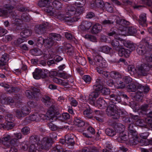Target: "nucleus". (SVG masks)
<instances>
[{
	"instance_id": "f257e3e1",
	"label": "nucleus",
	"mask_w": 152,
	"mask_h": 152,
	"mask_svg": "<svg viewBox=\"0 0 152 152\" xmlns=\"http://www.w3.org/2000/svg\"><path fill=\"white\" fill-rule=\"evenodd\" d=\"M42 100L45 105L47 106L51 105V106L45 114H39V121L41 119L44 120L51 118L54 115L55 112L58 111L56 104H53V101L49 96H45Z\"/></svg>"
},
{
	"instance_id": "f03ea898",
	"label": "nucleus",
	"mask_w": 152,
	"mask_h": 152,
	"mask_svg": "<svg viewBox=\"0 0 152 152\" xmlns=\"http://www.w3.org/2000/svg\"><path fill=\"white\" fill-rule=\"evenodd\" d=\"M53 142L51 138L48 137H45L42 140L41 145L32 144H31L28 149L29 152H37L38 151H42V150H46L48 149Z\"/></svg>"
},
{
	"instance_id": "7ed1b4c3",
	"label": "nucleus",
	"mask_w": 152,
	"mask_h": 152,
	"mask_svg": "<svg viewBox=\"0 0 152 152\" xmlns=\"http://www.w3.org/2000/svg\"><path fill=\"white\" fill-rule=\"evenodd\" d=\"M76 9L72 5L67 6L65 9V13L67 15L71 17V19H73L75 20L74 22L77 21L80 18V15L83 11V8L80 6H77Z\"/></svg>"
},
{
	"instance_id": "20e7f679",
	"label": "nucleus",
	"mask_w": 152,
	"mask_h": 152,
	"mask_svg": "<svg viewBox=\"0 0 152 152\" xmlns=\"http://www.w3.org/2000/svg\"><path fill=\"white\" fill-rule=\"evenodd\" d=\"M93 59H92L90 57L88 58L90 64L95 66H99L102 67H105L106 66L107 63L102 60V57L98 54V51L96 50H93Z\"/></svg>"
},
{
	"instance_id": "39448f33",
	"label": "nucleus",
	"mask_w": 152,
	"mask_h": 152,
	"mask_svg": "<svg viewBox=\"0 0 152 152\" xmlns=\"http://www.w3.org/2000/svg\"><path fill=\"white\" fill-rule=\"evenodd\" d=\"M115 131L116 134L118 136L117 138V141L120 142H123L126 141L128 136L125 133V126L121 123H117L115 126Z\"/></svg>"
},
{
	"instance_id": "423d86ee",
	"label": "nucleus",
	"mask_w": 152,
	"mask_h": 152,
	"mask_svg": "<svg viewBox=\"0 0 152 152\" xmlns=\"http://www.w3.org/2000/svg\"><path fill=\"white\" fill-rule=\"evenodd\" d=\"M152 65L148 63H143L137 67V72L139 75L143 76H146Z\"/></svg>"
},
{
	"instance_id": "0eeeda50",
	"label": "nucleus",
	"mask_w": 152,
	"mask_h": 152,
	"mask_svg": "<svg viewBox=\"0 0 152 152\" xmlns=\"http://www.w3.org/2000/svg\"><path fill=\"white\" fill-rule=\"evenodd\" d=\"M31 89V91L27 90L26 92V95L28 98L31 99H35L41 96V93L39 89L32 87Z\"/></svg>"
},
{
	"instance_id": "6e6552de",
	"label": "nucleus",
	"mask_w": 152,
	"mask_h": 152,
	"mask_svg": "<svg viewBox=\"0 0 152 152\" xmlns=\"http://www.w3.org/2000/svg\"><path fill=\"white\" fill-rule=\"evenodd\" d=\"M129 143L130 145H135L139 143L140 138L137 136V133L135 130L129 133Z\"/></svg>"
},
{
	"instance_id": "1a4fd4ad",
	"label": "nucleus",
	"mask_w": 152,
	"mask_h": 152,
	"mask_svg": "<svg viewBox=\"0 0 152 152\" xmlns=\"http://www.w3.org/2000/svg\"><path fill=\"white\" fill-rule=\"evenodd\" d=\"M118 29L121 31L122 33L124 32L127 29V26L129 24V22L124 19H119L116 21Z\"/></svg>"
},
{
	"instance_id": "9d476101",
	"label": "nucleus",
	"mask_w": 152,
	"mask_h": 152,
	"mask_svg": "<svg viewBox=\"0 0 152 152\" xmlns=\"http://www.w3.org/2000/svg\"><path fill=\"white\" fill-rule=\"evenodd\" d=\"M110 107L107 108L106 110V113L108 116H112L114 119H119L121 115H123L124 113V112L121 110L115 111L110 110Z\"/></svg>"
},
{
	"instance_id": "9b49d317",
	"label": "nucleus",
	"mask_w": 152,
	"mask_h": 152,
	"mask_svg": "<svg viewBox=\"0 0 152 152\" xmlns=\"http://www.w3.org/2000/svg\"><path fill=\"white\" fill-rule=\"evenodd\" d=\"M144 86L142 85L137 83L133 82L129 84L127 86V89L129 92H135L137 89H143Z\"/></svg>"
},
{
	"instance_id": "f8f14e48",
	"label": "nucleus",
	"mask_w": 152,
	"mask_h": 152,
	"mask_svg": "<svg viewBox=\"0 0 152 152\" xmlns=\"http://www.w3.org/2000/svg\"><path fill=\"white\" fill-rule=\"evenodd\" d=\"M66 14L59 12L56 15V17L58 19L64 22H74L76 20L73 19H71V16H66Z\"/></svg>"
},
{
	"instance_id": "ddd939ff",
	"label": "nucleus",
	"mask_w": 152,
	"mask_h": 152,
	"mask_svg": "<svg viewBox=\"0 0 152 152\" xmlns=\"http://www.w3.org/2000/svg\"><path fill=\"white\" fill-rule=\"evenodd\" d=\"M34 78L36 79H39L41 78H44L47 76V74L44 72L41 69L37 68L33 73Z\"/></svg>"
},
{
	"instance_id": "4468645a",
	"label": "nucleus",
	"mask_w": 152,
	"mask_h": 152,
	"mask_svg": "<svg viewBox=\"0 0 152 152\" xmlns=\"http://www.w3.org/2000/svg\"><path fill=\"white\" fill-rule=\"evenodd\" d=\"M150 49L145 45L140 44L137 46L136 50L139 55H143L146 54Z\"/></svg>"
},
{
	"instance_id": "2eb2a0df",
	"label": "nucleus",
	"mask_w": 152,
	"mask_h": 152,
	"mask_svg": "<svg viewBox=\"0 0 152 152\" xmlns=\"http://www.w3.org/2000/svg\"><path fill=\"white\" fill-rule=\"evenodd\" d=\"M94 105L100 109H104L107 106V104L105 100L101 98H99L96 101V104L95 102L93 101Z\"/></svg>"
},
{
	"instance_id": "dca6fc26",
	"label": "nucleus",
	"mask_w": 152,
	"mask_h": 152,
	"mask_svg": "<svg viewBox=\"0 0 152 152\" xmlns=\"http://www.w3.org/2000/svg\"><path fill=\"white\" fill-rule=\"evenodd\" d=\"M138 21L139 24L143 27H146L147 26V23L146 14L142 13L139 15Z\"/></svg>"
},
{
	"instance_id": "f3484780",
	"label": "nucleus",
	"mask_w": 152,
	"mask_h": 152,
	"mask_svg": "<svg viewBox=\"0 0 152 152\" xmlns=\"http://www.w3.org/2000/svg\"><path fill=\"white\" fill-rule=\"evenodd\" d=\"M138 91L137 92L136 95L134 96L135 98L137 99H140L143 96V92L147 93L149 91V88L148 86H144V88L143 89H138Z\"/></svg>"
},
{
	"instance_id": "a211bd4d",
	"label": "nucleus",
	"mask_w": 152,
	"mask_h": 152,
	"mask_svg": "<svg viewBox=\"0 0 152 152\" xmlns=\"http://www.w3.org/2000/svg\"><path fill=\"white\" fill-rule=\"evenodd\" d=\"M137 31L136 28L134 26H131L127 28L126 30L124 31V32L122 33V35L125 36L129 35H133L136 34Z\"/></svg>"
},
{
	"instance_id": "6ab92c4d",
	"label": "nucleus",
	"mask_w": 152,
	"mask_h": 152,
	"mask_svg": "<svg viewBox=\"0 0 152 152\" xmlns=\"http://www.w3.org/2000/svg\"><path fill=\"white\" fill-rule=\"evenodd\" d=\"M46 28L47 25L46 24L38 25L35 27V32L39 34H44L45 32Z\"/></svg>"
},
{
	"instance_id": "aec40b11",
	"label": "nucleus",
	"mask_w": 152,
	"mask_h": 152,
	"mask_svg": "<svg viewBox=\"0 0 152 152\" xmlns=\"http://www.w3.org/2000/svg\"><path fill=\"white\" fill-rule=\"evenodd\" d=\"M96 66V70L97 72L102 75V76L104 78H107L109 77L110 73L109 72L105 71H104L103 68H106L107 66V64L106 66L105 67H102L99 66Z\"/></svg>"
},
{
	"instance_id": "412c9836",
	"label": "nucleus",
	"mask_w": 152,
	"mask_h": 152,
	"mask_svg": "<svg viewBox=\"0 0 152 152\" xmlns=\"http://www.w3.org/2000/svg\"><path fill=\"white\" fill-rule=\"evenodd\" d=\"M140 44L145 45L149 49L152 48V39L150 37H147L143 39L140 42Z\"/></svg>"
},
{
	"instance_id": "4be33fe9",
	"label": "nucleus",
	"mask_w": 152,
	"mask_h": 152,
	"mask_svg": "<svg viewBox=\"0 0 152 152\" xmlns=\"http://www.w3.org/2000/svg\"><path fill=\"white\" fill-rule=\"evenodd\" d=\"M110 97L112 103L115 104L119 103L121 101L120 96L117 95L115 92L111 94L110 95Z\"/></svg>"
},
{
	"instance_id": "5701e85b",
	"label": "nucleus",
	"mask_w": 152,
	"mask_h": 152,
	"mask_svg": "<svg viewBox=\"0 0 152 152\" xmlns=\"http://www.w3.org/2000/svg\"><path fill=\"white\" fill-rule=\"evenodd\" d=\"M0 86L6 89V91L8 93L15 92L17 91V88H16L14 87L10 88V86L9 85L5 83H0Z\"/></svg>"
},
{
	"instance_id": "b1692460",
	"label": "nucleus",
	"mask_w": 152,
	"mask_h": 152,
	"mask_svg": "<svg viewBox=\"0 0 152 152\" xmlns=\"http://www.w3.org/2000/svg\"><path fill=\"white\" fill-rule=\"evenodd\" d=\"M40 139L39 137L36 135H33L30 136L29 138V142L31 144H35L37 145H41L39 143Z\"/></svg>"
},
{
	"instance_id": "393cba45",
	"label": "nucleus",
	"mask_w": 152,
	"mask_h": 152,
	"mask_svg": "<svg viewBox=\"0 0 152 152\" xmlns=\"http://www.w3.org/2000/svg\"><path fill=\"white\" fill-rule=\"evenodd\" d=\"M131 52L130 50L122 48L118 51V54L121 56H124L127 58L129 56Z\"/></svg>"
},
{
	"instance_id": "a878e982",
	"label": "nucleus",
	"mask_w": 152,
	"mask_h": 152,
	"mask_svg": "<svg viewBox=\"0 0 152 152\" xmlns=\"http://www.w3.org/2000/svg\"><path fill=\"white\" fill-rule=\"evenodd\" d=\"M102 27L101 25L99 23H96L93 26L91 32L94 34H97L101 31Z\"/></svg>"
},
{
	"instance_id": "bb28decb",
	"label": "nucleus",
	"mask_w": 152,
	"mask_h": 152,
	"mask_svg": "<svg viewBox=\"0 0 152 152\" xmlns=\"http://www.w3.org/2000/svg\"><path fill=\"white\" fill-rule=\"evenodd\" d=\"M74 135L73 134H68L65 136V142L69 145H73L74 141L73 140Z\"/></svg>"
},
{
	"instance_id": "cd10ccee",
	"label": "nucleus",
	"mask_w": 152,
	"mask_h": 152,
	"mask_svg": "<svg viewBox=\"0 0 152 152\" xmlns=\"http://www.w3.org/2000/svg\"><path fill=\"white\" fill-rule=\"evenodd\" d=\"M114 85L115 88L118 89H123L125 87V84L123 81L120 80L119 79L116 80Z\"/></svg>"
},
{
	"instance_id": "c85d7f7f",
	"label": "nucleus",
	"mask_w": 152,
	"mask_h": 152,
	"mask_svg": "<svg viewBox=\"0 0 152 152\" xmlns=\"http://www.w3.org/2000/svg\"><path fill=\"white\" fill-rule=\"evenodd\" d=\"M111 45L114 49L118 51L122 48L121 45H120L119 42L116 39L112 40L111 42Z\"/></svg>"
},
{
	"instance_id": "c756f323",
	"label": "nucleus",
	"mask_w": 152,
	"mask_h": 152,
	"mask_svg": "<svg viewBox=\"0 0 152 152\" xmlns=\"http://www.w3.org/2000/svg\"><path fill=\"white\" fill-rule=\"evenodd\" d=\"M75 124L78 127H82L84 126L85 124V122L80 117H75L74 121Z\"/></svg>"
},
{
	"instance_id": "7c9ffc66",
	"label": "nucleus",
	"mask_w": 152,
	"mask_h": 152,
	"mask_svg": "<svg viewBox=\"0 0 152 152\" xmlns=\"http://www.w3.org/2000/svg\"><path fill=\"white\" fill-rule=\"evenodd\" d=\"M87 106L86 109L83 112V114L85 117L91 119L93 117V116L91 114L92 111L88 105H87Z\"/></svg>"
},
{
	"instance_id": "2f4dec72",
	"label": "nucleus",
	"mask_w": 152,
	"mask_h": 152,
	"mask_svg": "<svg viewBox=\"0 0 152 152\" xmlns=\"http://www.w3.org/2000/svg\"><path fill=\"white\" fill-rule=\"evenodd\" d=\"M92 26V23L89 22L83 21L80 26V28L82 30H88Z\"/></svg>"
},
{
	"instance_id": "473e14b6",
	"label": "nucleus",
	"mask_w": 152,
	"mask_h": 152,
	"mask_svg": "<svg viewBox=\"0 0 152 152\" xmlns=\"http://www.w3.org/2000/svg\"><path fill=\"white\" fill-rule=\"evenodd\" d=\"M139 143L140 145L141 146H146L149 145H152V138L149 139H143L141 140L140 139Z\"/></svg>"
},
{
	"instance_id": "72a5a7b5",
	"label": "nucleus",
	"mask_w": 152,
	"mask_h": 152,
	"mask_svg": "<svg viewBox=\"0 0 152 152\" xmlns=\"http://www.w3.org/2000/svg\"><path fill=\"white\" fill-rule=\"evenodd\" d=\"M15 124L13 121L7 122L4 124L1 125L2 127L9 130L12 129L15 126Z\"/></svg>"
},
{
	"instance_id": "f704fd0d",
	"label": "nucleus",
	"mask_w": 152,
	"mask_h": 152,
	"mask_svg": "<svg viewBox=\"0 0 152 152\" xmlns=\"http://www.w3.org/2000/svg\"><path fill=\"white\" fill-rule=\"evenodd\" d=\"M122 41L124 45L130 49L131 50V51L135 50V46L134 44L131 43L129 41H126L124 40H123Z\"/></svg>"
},
{
	"instance_id": "c9c22d12",
	"label": "nucleus",
	"mask_w": 152,
	"mask_h": 152,
	"mask_svg": "<svg viewBox=\"0 0 152 152\" xmlns=\"http://www.w3.org/2000/svg\"><path fill=\"white\" fill-rule=\"evenodd\" d=\"M51 2V0H40L38 4L41 7H46L49 6Z\"/></svg>"
},
{
	"instance_id": "e433bc0d",
	"label": "nucleus",
	"mask_w": 152,
	"mask_h": 152,
	"mask_svg": "<svg viewBox=\"0 0 152 152\" xmlns=\"http://www.w3.org/2000/svg\"><path fill=\"white\" fill-rule=\"evenodd\" d=\"M32 33V31L30 29H25L20 33V34L22 37L26 38L31 36Z\"/></svg>"
},
{
	"instance_id": "4c0bfd02",
	"label": "nucleus",
	"mask_w": 152,
	"mask_h": 152,
	"mask_svg": "<svg viewBox=\"0 0 152 152\" xmlns=\"http://www.w3.org/2000/svg\"><path fill=\"white\" fill-rule=\"evenodd\" d=\"M112 48L107 46H103L100 47L98 48V50L106 54L109 53Z\"/></svg>"
},
{
	"instance_id": "58836bf2",
	"label": "nucleus",
	"mask_w": 152,
	"mask_h": 152,
	"mask_svg": "<svg viewBox=\"0 0 152 152\" xmlns=\"http://www.w3.org/2000/svg\"><path fill=\"white\" fill-rule=\"evenodd\" d=\"M55 0V1H53L52 3L53 7L56 10H61L62 7L63 5L60 2L58 1V0Z\"/></svg>"
},
{
	"instance_id": "ea45409f",
	"label": "nucleus",
	"mask_w": 152,
	"mask_h": 152,
	"mask_svg": "<svg viewBox=\"0 0 152 152\" xmlns=\"http://www.w3.org/2000/svg\"><path fill=\"white\" fill-rule=\"evenodd\" d=\"M55 44V41L50 37L45 39V44L46 45H47L48 47H51Z\"/></svg>"
},
{
	"instance_id": "a19ab883",
	"label": "nucleus",
	"mask_w": 152,
	"mask_h": 152,
	"mask_svg": "<svg viewBox=\"0 0 152 152\" xmlns=\"http://www.w3.org/2000/svg\"><path fill=\"white\" fill-rule=\"evenodd\" d=\"M114 20L113 19H105L102 21V24L105 26H109L113 25L114 23Z\"/></svg>"
},
{
	"instance_id": "79ce46f5",
	"label": "nucleus",
	"mask_w": 152,
	"mask_h": 152,
	"mask_svg": "<svg viewBox=\"0 0 152 152\" xmlns=\"http://www.w3.org/2000/svg\"><path fill=\"white\" fill-rule=\"evenodd\" d=\"M11 138L12 137L10 135L7 134L4 135V137L2 138V140L4 144L8 146L9 144V142Z\"/></svg>"
},
{
	"instance_id": "37998d69",
	"label": "nucleus",
	"mask_w": 152,
	"mask_h": 152,
	"mask_svg": "<svg viewBox=\"0 0 152 152\" xmlns=\"http://www.w3.org/2000/svg\"><path fill=\"white\" fill-rule=\"evenodd\" d=\"M49 37L55 41V43L56 41H59L61 39V36L60 35L55 33H51L50 34Z\"/></svg>"
},
{
	"instance_id": "c03bdc74",
	"label": "nucleus",
	"mask_w": 152,
	"mask_h": 152,
	"mask_svg": "<svg viewBox=\"0 0 152 152\" xmlns=\"http://www.w3.org/2000/svg\"><path fill=\"white\" fill-rule=\"evenodd\" d=\"M124 113L123 115H121L120 117H123V120L125 122L127 123H132V118H131V115H124Z\"/></svg>"
},
{
	"instance_id": "a18cd8bd",
	"label": "nucleus",
	"mask_w": 152,
	"mask_h": 152,
	"mask_svg": "<svg viewBox=\"0 0 152 152\" xmlns=\"http://www.w3.org/2000/svg\"><path fill=\"white\" fill-rule=\"evenodd\" d=\"M110 75L111 77L117 80L121 78V75L119 72L115 71L111 72Z\"/></svg>"
},
{
	"instance_id": "49530a36",
	"label": "nucleus",
	"mask_w": 152,
	"mask_h": 152,
	"mask_svg": "<svg viewBox=\"0 0 152 152\" xmlns=\"http://www.w3.org/2000/svg\"><path fill=\"white\" fill-rule=\"evenodd\" d=\"M106 134L109 136L113 137L116 134L115 130L110 128H107L105 130Z\"/></svg>"
},
{
	"instance_id": "de8ad7c7",
	"label": "nucleus",
	"mask_w": 152,
	"mask_h": 152,
	"mask_svg": "<svg viewBox=\"0 0 152 152\" xmlns=\"http://www.w3.org/2000/svg\"><path fill=\"white\" fill-rule=\"evenodd\" d=\"M128 72L131 75H133L136 74L137 70L134 66L129 65L128 66Z\"/></svg>"
},
{
	"instance_id": "09e8293b",
	"label": "nucleus",
	"mask_w": 152,
	"mask_h": 152,
	"mask_svg": "<svg viewBox=\"0 0 152 152\" xmlns=\"http://www.w3.org/2000/svg\"><path fill=\"white\" fill-rule=\"evenodd\" d=\"M39 114L38 113H35L32 115H30L29 117V119L33 121H39Z\"/></svg>"
},
{
	"instance_id": "8fccbe9b",
	"label": "nucleus",
	"mask_w": 152,
	"mask_h": 152,
	"mask_svg": "<svg viewBox=\"0 0 152 152\" xmlns=\"http://www.w3.org/2000/svg\"><path fill=\"white\" fill-rule=\"evenodd\" d=\"M94 3L96 7L100 8H102L104 5V2L102 0H96Z\"/></svg>"
},
{
	"instance_id": "3c124183",
	"label": "nucleus",
	"mask_w": 152,
	"mask_h": 152,
	"mask_svg": "<svg viewBox=\"0 0 152 152\" xmlns=\"http://www.w3.org/2000/svg\"><path fill=\"white\" fill-rule=\"evenodd\" d=\"M145 122L143 120L139 119L136 122V124L138 126L145 127V128H147V126L145 125Z\"/></svg>"
},
{
	"instance_id": "603ef678",
	"label": "nucleus",
	"mask_w": 152,
	"mask_h": 152,
	"mask_svg": "<svg viewBox=\"0 0 152 152\" xmlns=\"http://www.w3.org/2000/svg\"><path fill=\"white\" fill-rule=\"evenodd\" d=\"M21 110L25 116L28 114L30 113V109L25 106H23Z\"/></svg>"
},
{
	"instance_id": "864d4df0",
	"label": "nucleus",
	"mask_w": 152,
	"mask_h": 152,
	"mask_svg": "<svg viewBox=\"0 0 152 152\" xmlns=\"http://www.w3.org/2000/svg\"><path fill=\"white\" fill-rule=\"evenodd\" d=\"M28 142L27 141H24L20 145V148L22 150L26 151L28 148Z\"/></svg>"
},
{
	"instance_id": "5fc2aeb1",
	"label": "nucleus",
	"mask_w": 152,
	"mask_h": 152,
	"mask_svg": "<svg viewBox=\"0 0 152 152\" xmlns=\"http://www.w3.org/2000/svg\"><path fill=\"white\" fill-rule=\"evenodd\" d=\"M15 113L16 116L18 118H20L25 116L20 110H16L15 111Z\"/></svg>"
},
{
	"instance_id": "6e6d98bb",
	"label": "nucleus",
	"mask_w": 152,
	"mask_h": 152,
	"mask_svg": "<svg viewBox=\"0 0 152 152\" xmlns=\"http://www.w3.org/2000/svg\"><path fill=\"white\" fill-rule=\"evenodd\" d=\"M69 99L70 102V104L72 106L75 107L77 105L78 103L76 99L72 97H69Z\"/></svg>"
},
{
	"instance_id": "4d7b16f0",
	"label": "nucleus",
	"mask_w": 152,
	"mask_h": 152,
	"mask_svg": "<svg viewBox=\"0 0 152 152\" xmlns=\"http://www.w3.org/2000/svg\"><path fill=\"white\" fill-rule=\"evenodd\" d=\"M84 37L86 39H88L93 42H95L96 40V38L94 36L91 35L86 34L85 35Z\"/></svg>"
},
{
	"instance_id": "13d9d810",
	"label": "nucleus",
	"mask_w": 152,
	"mask_h": 152,
	"mask_svg": "<svg viewBox=\"0 0 152 152\" xmlns=\"http://www.w3.org/2000/svg\"><path fill=\"white\" fill-rule=\"evenodd\" d=\"M5 119L7 122L13 121L15 120L13 115L10 114L6 115Z\"/></svg>"
},
{
	"instance_id": "bf43d9fd",
	"label": "nucleus",
	"mask_w": 152,
	"mask_h": 152,
	"mask_svg": "<svg viewBox=\"0 0 152 152\" xmlns=\"http://www.w3.org/2000/svg\"><path fill=\"white\" fill-rule=\"evenodd\" d=\"M148 107V104H145L142 105L140 107V111L141 112H144V113L146 114V113H145L147 112Z\"/></svg>"
},
{
	"instance_id": "052dcab7",
	"label": "nucleus",
	"mask_w": 152,
	"mask_h": 152,
	"mask_svg": "<svg viewBox=\"0 0 152 152\" xmlns=\"http://www.w3.org/2000/svg\"><path fill=\"white\" fill-rule=\"evenodd\" d=\"M93 88L95 91L99 92L100 90L102 91V86L101 84H96L93 86Z\"/></svg>"
},
{
	"instance_id": "680f3d73",
	"label": "nucleus",
	"mask_w": 152,
	"mask_h": 152,
	"mask_svg": "<svg viewBox=\"0 0 152 152\" xmlns=\"http://www.w3.org/2000/svg\"><path fill=\"white\" fill-rule=\"evenodd\" d=\"M64 151V149L59 145L54 147L52 150V152H63Z\"/></svg>"
},
{
	"instance_id": "e2e57ef3",
	"label": "nucleus",
	"mask_w": 152,
	"mask_h": 152,
	"mask_svg": "<svg viewBox=\"0 0 152 152\" xmlns=\"http://www.w3.org/2000/svg\"><path fill=\"white\" fill-rule=\"evenodd\" d=\"M77 62L82 65L85 64L86 63L85 59L84 58L79 57L77 58Z\"/></svg>"
},
{
	"instance_id": "0e129e2a",
	"label": "nucleus",
	"mask_w": 152,
	"mask_h": 152,
	"mask_svg": "<svg viewBox=\"0 0 152 152\" xmlns=\"http://www.w3.org/2000/svg\"><path fill=\"white\" fill-rule=\"evenodd\" d=\"M21 132L24 135H27L30 132V129L27 127H25L21 129Z\"/></svg>"
},
{
	"instance_id": "69168bd1",
	"label": "nucleus",
	"mask_w": 152,
	"mask_h": 152,
	"mask_svg": "<svg viewBox=\"0 0 152 152\" xmlns=\"http://www.w3.org/2000/svg\"><path fill=\"white\" fill-rule=\"evenodd\" d=\"M47 125L50 129L52 131H55L58 128L57 126L52 123H48Z\"/></svg>"
},
{
	"instance_id": "338daca9",
	"label": "nucleus",
	"mask_w": 152,
	"mask_h": 152,
	"mask_svg": "<svg viewBox=\"0 0 152 152\" xmlns=\"http://www.w3.org/2000/svg\"><path fill=\"white\" fill-rule=\"evenodd\" d=\"M45 7L44 10L46 12L52 13L53 12V9L51 6H50V4L49 6Z\"/></svg>"
},
{
	"instance_id": "774afa93",
	"label": "nucleus",
	"mask_w": 152,
	"mask_h": 152,
	"mask_svg": "<svg viewBox=\"0 0 152 152\" xmlns=\"http://www.w3.org/2000/svg\"><path fill=\"white\" fill-rule=\"evenodd\" d=\"M26 39L22 37V38H18L17 39L16 42V44L17 45H19L24 42H26Z\"/></svg>"
}]
</instances>
